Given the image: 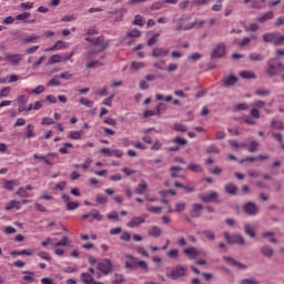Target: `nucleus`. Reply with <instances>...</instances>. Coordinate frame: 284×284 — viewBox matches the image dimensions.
<instances>
[{
    "instance_id": "9d476101",
    "label": "nucleus",
    "mask_w": 284,
    "mask_h": 284,
    "mask_svg": "<svg viewBox=\"0 0 284 284\" xmlns=\"http://www.w3.org/2000/svg\"><path fill=\"white\" fill-rule=\"evenodd\" d=\"M237 81H239V78H236V75L234 74L224 77L222 80V88H233V85H236Z\"/></svg>"
},
{
    "instance_id": "c756f323",
    "label": "nucleus",
    "mask_w": 284,
    "mask_h": 284,
    "mask_svg": "<svg viewBox=\"0 0 284 284\" xmlns=\"http://www.w3.org/2000/svg\"><path fill=\"white\" fill-rule=\"evenodd\" d=\"M252 8L254 10H263L265 8V0H253Z\"/></svg>"
},
{
    "instance_id": "0e129e2a",
    "label": "nucleus",
    "mask_w": 284,
    "mask_h": 284,
    "mask_svg": "<svg viewBox=\"0 0 284 284\" xmlns=\"http://www.w3.org/2000/svg\"><path fill=\"white\" fill-rule=\"evenodd\" d=\"M14 185H17V183L14 182V180H11L6 182L4 187L6 190L12 192V190H14Z\"/></svg>"
},
{
    "instance_id": "f704fd0d",
    "label": "nucleus",
    "mask_w": 284,
    "mask_h": 284,
    "mask_svg": "<svg viewBox=\"0 0 284 284\" xmlns=\"http://www.w3.org/2000/svg\"><path fill=\"white\" fill-rule=\"evenodd\" d=\"M265 57L261 53H250L248 61H264Z\"/></svg>"
},
{
    "instance_id": "a19ab883",
    "label": "nucleus",
    "mask_w": 284,
    "mask_h": 284,
    "mask_svg": "<svg viewBox=\"0 0 284 284\" xmlns=\"http://www.w3.org/2000/svg\"><path fill=\"white\" fill-rule=\"evenodd\" d=\"M258 145L260 144L256 140L251 141L250 144H248V152L254 154V152H256L258 150Z\"/></svg>"
},
{
    "instance_id": "2eb2a0df",
    "label": "nucleus",
    "mask_w": 284,
    "mask_h": 284,
    "mask_svg": "<svg viewBox=\"0 0 284 284\" xmlns=\"http://www.w3.org/2000/svg\"><path fill=\"white\" fill-rule=\"evenodd\" d=\"M244 234L250 239H256V226L254 224H244Z\"/></svg>"
},
{
    "instance_id": "dca6fc26",
    "label": "nucleus",
    "mask_w": 284,
    "mask_h": 284,
    "mask_svg": "<svg viewBox=\"0 0 284 284\" xmlns=\"http://www.w3.org/2000/svg\"><path fill=\"white\" fill-rule=\"evenodd\" d=\"M260 252L262 255L265 256V258H272L274 256V248L272 246L265 244L260 248Z\"/></svg>"
},
{
    "instance_id": "6ab92c4d",
    "label": "nucleus",
    "mask_w": 284,
    "mask_h": 284,
    "mask_svg": "<svg viewBox=\"0 0 284 284\" xmlns=\"http://www.w3.org/2000/svg\"><path fill=\"white\" fill-rule=\"evenodd\" d=\"M270 19H274V12L267 11L256 18L258 23H265V21H270Z\"/></svg>"
},
{
    "instance_id": "603ef678",
    "label": "nucleus",
    "mask_w": 284,
    "mask_h": 284,
    "mask_svg": "<svg viewBox=\"0 0 284 284\" xmlns=\"http://www.w3.org/2000/svg\"><path fill=\"white\" fill-rule=\"evenodd\" d=\"M91 216L95 219V221H103V215H101V213L97 209H93L91 211Z\"/></svg>"
},
{
    "instance_id": "5701e85b",
    "label": "nucleus",
    "mask_w": 284,
    "mask_h": 284,
    "mask_svg": "<svg viewBox=\"0 0 284 284\" xmlns=\"http://www.w3.org/2000/svg\"><path fill=\"white\" fill-rule=\"evenodd\" d=\"M163 231L159 226H152L148 232L149 236H153V239H159Z\"/></svg>"
},
{
    "instance_id": "4c0bfd02",
    "label": "nucleus",
    "mask_w": 284,
    "mask_h": 284,
    "mask_svg": "<svg viewBox=\"0 0 284 284\" xmlns=\"http://www.w3.org/2000/svg\"><path fill=\"white\" fill-rule=\"evenodd\" d=\"M173 143H175V145H181L182 148H185V145H187V140L178 135L173 139Z\"/></svg>"
},
{
    "instance_id": "b1692460",
    "label": "nucleus",
    "mask_w": 284,
    "mask_h": 284,
    "mask_svg": "<svg viewBox=\"0 0 284 284\" xmlns=\"http://www.w3.org/2000/svg\"><path fill=\"white\" fill-rule=\"evenodd\" d=\"M103 65H105V63L99 61V60H95V61H91L89 60L87 62V69L88 70H94V68H103Z\"/></svg>"
},
{
    "instance_id": "864d4df0",
    "label": "nucleus",
    "mask_w": 284,
    "mask_h": 284,
    "mask_svg": "<svg viewBox=\"0 0 284 284\" xmlns=\"http://www.w3.org/2000/svg\"><path fill=\"white\" fill-rule=\"evenodd\" d=\"M133 26H139L140 28H143V26H144L143 17L140 14L135 16V18L133 20Z\"/></svg>"
},
{
    "instance_id": "774afa93",
    "label": "nucleus",
    "mask_w": 284,
    "mask_h": 284,
    "mask_svg": "<svg viewBox=\"0 0 284 284\" xmlns=\"http://www.w3.org/2000/svg\"><path fill=\"white\" fill-rule=\"evenodd\" d=\"M241 284H258V283L256 282V280L244 278L241 281Z\"/></svg>"
},
{
    "instance_id": "f03ea898",
    "label": "nucleus",
    "mask_w": 284,
    "mask_h": 284,
    "mask_svg": "<svg viewBox=\"0 0 284 284\" xmlns=\"http://www.w3.org/2000/svg\"><path fill=\"white\" fill-rule=\"evenodd\" d=\"M262 39L264 43H274L275 45L284 44V36L278 32L264 33Z\"/></svg>"
},
{
    "instance_id": "58836bf2",
    "label": "nucleus",
    "mask_w": 284,
    "mask_h": 284,
    "mask_svg": "<svg viewBox=\"0 0 284 284\" xmlns=\"http://www.w3.org/2000/svg\"><path fill=\"white\" fill-rule=\"evenodd\" d=\"M81 278H82V282H84L85 284H92L94 281V277H92L90 273H82Z\"/></svg>"
},
{
    "instance_id": "ea45409f",
    "label": "nucleus",
    "mask_w": 284,
    "mask_h": 284,
    "mask_svg": "<svg viewBox=\"0 0 284 284\" xmlns=\"http://www.w3.org/2000/svg\"><path fill=\"white\" fill-rule=\"evenodd\" d=\"M126 37L130 39H139V37H141V31H139V29H132L126 33Z\"/></svg>"
},
{
    "instance_id": "2f4dec72",
    "label": "nucleus",
    "mask_w": 284,
    "mask_h": 284,
    "mask_svg": "<svg viewBox=\"0 0 284 284\" xmlns=\"http://www.w3.org/2000/svg\"><path fill=\"white\" fill-rule=\"evenodd\" d=\"M11 256H32V252L28 250L13 251L10 253Z\"/></svg>"
},
{
    "instance_id": "8fccbe9b",
    "label": "nucleus",
    "mask_w": 284,
    "mask_h": 284,
    "mask_svg": "<svg viewBox=\"0 0 284 284\" xmlns=\"http://www.w3.org/2000/svg\"><path fill=\"white\" fill-rule=\"evenodd\" d=\"M187 170H190L191 172H203L201 165L194 163L189 164Z\"/></svg>"
},
{
    "instance_id": "de8ad7c7",
    "label": "nucleus",
    "mask_w": 284,
    "mask_h": 284,
    "mask_svg": "<svg viewBox=\"0 0 284 284\" xmlns=\"http://www.w3.org/2000/svg\"><path fill=\"white\" fill-rule=\"evenodd\" d=\"M181 166H171L170 168V172H171V178L172 179H176V176H179V172H181Z\"/></svg>"
},
{
    "instance_id": "f8f14e48",
    "label": "nucleus",
    "mask_w": 284,
    "mask_h": 284,
    "mask_svg": "<svg viewBox=\"0 0 284 284\" xmlns=\"http://www.w3.org/2000/svg\"><path fill=\"white\" fill-rule=\"evenodd\" d=\"M223 261H225V263H227V265L237 267V270H247V265L234 260V257L223 256Z\"/></svg>"
},
{
    "instance_id": "c85d7f7f",
    "label": "nucleus",
    "mask_w": 284,
    "mask_h": 284,
    "mask_svg": "<svg viewBox=\"0 0 284 284\" xmlns=\"http://www.w3.org/2000/svg\"><path fill=\"white\" fill-rule=\"evenodd\" d=\"M139 189H135V194H145L144 190H148V183L145 180H141V183L138 185Z\"/></svg>"
},
{
    "instance_id": "0eeeda50",
    "label": "nucleus",
    "mask_w": 284,
    "mask_h": 284,
    "mask_svg": "<svg viewBox=\"0 0 284 284\" xmlns=\"http://www.w3.org/2000/svg\"><path fill=\"white\" fill-rule=\"evenodd\" d=\"M226 48L225 42L217 43L211 52V59H223Z\"/></svg>"
},
{
    "instance_id": "4be33fe9",
    "label": "nucleus",
    "mask_w": 284,
    "mask_h": 284,
    "mask_svg": "<svg viewBox=\"0 0 284 284\" xmlns=\"http://www.w3.org/2000/svg\"><path fill=\"white\" fill-rule=\"evenodd\" d=\"M144 222L145 217L135 216L128 223V227H136V225H141Z\"/></svg>"
},
{
    "instance_id": "aec40b11",
    "label": "nucleus",
    "mask_w": 284,
    "mask_h": 284,
    "mask_svg": "<svg viewBox=\"0 0 284 284\" xmlns=\"http://www.w3.org/2000/svg\"><path fill=\"white\" fill-rule=\"evenodd\" d=\"M170 54V50H164L163 48H155L152 51V57L158 59V57H168Z\"/></svg>"
},
{
    "instance_id": "c9c22d12",
    "label": "nucleus",
    "mask_w": 284,
    "mask_h": 284,
    "mask_svg": "<svg viewBox=\"0 0 284 284\" xmlns=\"http://www.w3.org/2000/svg\"><path fill=\"white\" fill-rule=\"evenodd\" d=\"M196 26H199L201 28L202 26H205V21L204 20H195L190 26L184 27V30H192V28H196Z\"/></svg>"
},
{
    "instance_id": "49530a36",
    "label": "nucleus",
    "mask_w": 284,
    "mask_h": 284,
    "mask_svg": "<svg viewBox=\"0 0 284 284\" xmlns=\"http://www.w3.org/2000/svg\"><path fill=\"white\" fill-rule=\"evenodd\" d=\"M159 37H161V33H155L151 39L148 40L146 45L149 47L156 45V42L159 41Z\"/></svg>"
},
{
    "instance_id": "3c124183",
    "label": "nucleus",
    "mask_w": 284,
    "mask_h": 284,
    "mask_svg": "<svg viewBox=\"0 0 284 284\" xmlns=\"http://www.w3.org/2000/svg\"><path fill=\"white\" fill-rule=\"evenodd\" d=\"M69 139H73V141H79V139H81V131H70Z\"/></svg>"
},
{
    "instance_id": "f257e3e1",
    "label": "nucleus",
    "mask_w": 284,
    "mask_h": 284,
    "mask_svg": "<svg viewBox=\"0 0 284 284\" xmlns=\"http://www.w3.org/2000/svg\"><path fill=\"white\" fill-rule=\"evenodd\" d=\"M93 45H94V48H98V50L97 51H94V50L88 51L85 53L87 59H92V57H94V54H97L99 52H103V50H108V45H110V42L105 41V38L103 36H100L93 41Z\"/></svg>"
},
{
    "instance_id": "ddd939ff",
    "label": "nucleus",
    "mask_w": 284,
    "mask_h": 284,
    "mask_svg": "<svg viewBox=\"0 0 284 284\" xmlns=\"http://www.w3.org/2000/svg\"><path fill=\"white\" fill-rule=\"evenodd\" d=\"M254 161H270V154L247 156L243 160H240L239 163H246V162L254 163Z\"/></svg>"
},
{
    "instance_id": "f3484780",
    "label": "nucleus",
    "mask_w": 284,
    "mask_h": 284,
    "mask_svg": "<svg viewBox=\"0 0 284 284\" xmlns=\"http://www.w3.org/2000/svg\"><path fill=\"white\" fill-rule=\"evenodd\" d=\"M201 212H203L202 204H196V203L192 204V211H191L192 219L201 217Z\"/></svg>"
},
{
    "instance_id": "a211bd4d",
    "label": "nucleus",
    "mask_w": 284,
    "mask_h": 284,
    "mask_svg": "<svg viewBox=\"0 0 284 284\" xmlns=\"http://www.w3.org/2000/svg\"><path fill=\"white\" fill-rule=\"evenodd\" d=\"M224 192L231 196H234L236 195V192H239V186H236L234 183H227L224 186Z\"/></svg>"
},
{
    "instance_id": "6e6d98bb",
    "label": "nucleus",
    "mask_w": 284,
    "mask_h": 284,
    "mask_svg": "<svg viewBox=\"0 0 284 284\" xmlns=\"http://www.w3.org/2000/svg\"><path fill=\"white\" fill-rule=\"evenodd\" d=\"M23 274H28L23 276V281H29L30 283L34 281V272L24 271Z\"/></svg>"
},
{
    "instance_id": "680f3d73",
    "label": "nucleus",
    "mask_w": 284,
    "mask_h": 284,
    "mask_svg": "<svg viewBox=\"0 0 284 284\" xmlns=\"http://www.w3.org/2000/svg\"><path fill=\"white\" fill-rule=\"evenodd\" d=\"M68 148H74V145L70 142L64 143L60 149V154H68Z\"/></svg>"
},
{
    "instance_id": "4d7b16f0",
    "label": "nucleus",
    "mask_w": 284,
    "mask_h": 284,
    "mask_svg": "<svg viewBox=\"0 0 284 284\" xmlns=\"http://www.w3.org/2000/svg\"><path fill=\"white\" fill-rule=\"evenodd\" d=\"M10 87H4L0 90V99H6V97L10 95Z\"/></svg>"
},
{
    "instance_id": "e433bc0d",
    "label": "nucleus",
    "mask_w": 284,
    "mask_h": 284,
    "mask_svg": "<svg viewBox=\"0 0 284 284\" xmlns=\"http://www.w3.org/2000/svg\"><path fill=\"white\" fill-rule=\"evenodd\" d=\"M14 207H16V210H21V206H19V202L12 200V201L9 202V205H7V206L4 207V210H6L7 212H10V210H14Z\"/></svg>"
},
{
    "instance_id": "5fc2aeb1",
    "label": "nucleus",
    "mask_w": 284,
    "mask_h": 284,
    "mask_svg": "<svg viewBox=\"0 0 284 284\" xmlns=\"http://www.w3.org/2000/svg\"><path fill=\"white\" fill-rule=\"evenodd\" d=\"M131 68H132V70H135V71L143 70V68H145V63H143V62H132Z\"/></svg>"
},
{
    "instance_id": "cd10ccee",
    "label": "nucleus",
    "mask_w": 284,
    "mask_h": 284,
    "mask_svg": "<svg viewBox=\"0 0 284 284\" xmlns=\"http://www.w3.org/2000/svg\"><path fill=\"white\" fill-rule=\"evenodd\" d=\"M271 128L272 130H284V123L282 120H272Z\"/></svg>"
},
{
    "instance_id": "69168bd1",
    "label": "nucleus",
    "mask_w": 284,
    "mask_h": 284,
    "mask_svg": "<svg viewBox=\"0 0 284 284\" xmlns=\"http://www.w3.org/2000/svg\"><path fill=\"white\" fill-rule=\"evenodd\" d=\"M113 284H121L123 283V275L115 273L114 274V280L112 281Z\"/></svg>"
},
{
    "instance_id": "09e8293b",
    "label": "nucleus",
    "mask_w": 284,
    "mask_h": 284,
    "mask_svg": "<svg viewBox=\"0 0 284 284\" xmlns=\"http://www.w3.org/2000/svg\"><path fill=\"white\" fill-rule=\"evenodd\" d=\"M52 245H53V247H65V246H68V236L64 235L61 239V241H59L58 243L52 244Z\"/></svg>"
},
{
    "instance_id": "e2e57ef3",
    "label": "nucleus",
    "mask_w": 284,
    "mask_h": 284,
    "mask_svg": "<svg viewBox=\"0 0 284 284\" xmlns=\"http://www.w3.org/2000/svg\"><path fill=\"white\" fill-rule=\"evenodd\" d=\"M73 77L74 75L68 71H65L59 75V78L64 79V81H70L71 79H73Z\"/></svg>"
},
{
    "instance_id": "39448f33",
    "label": "nucleus",
    "mask_w": 284,
    "mask_h": 284,
    "mask_svg": "<svg viewBox=\"0 0 284 284\" xmlns=\"http://www.w3.org/2000/svg\"><path fill=\"white\" fill-rule=\"evenodd\" d=\"M274 61H276V59H270L267 61L268 69L266 70V72L268 77H276L278 74L276 70H281V72L284 71V64L282 62H277L276 64H274Z\"/></svg>"
},
{
    "instance_id": "338daca9",
    "label": "nucleus",
    "mask_w": 284,
    "mask_h": 284,
    "mask_svg": "<svg viewBox=\"0 0 284 284\" xmlns=\"http://www.w3.org/2000/svg\"><path fill=\"white\" fill-rule=\"evenodd\" d=\"M164 2L163 1H158L151 4V10H161L163 8Z\"/></svg>"
},
{
    "instance_id": "9b49d317",
    "label": "nucleus",
    "mask_w": 284,
    "mask_h": 284,
    "mask_svg": "<svg viewBox=\"0 0 284 284\" xmlns=\"http://www.w3.org/2000/svg\"><path fill=\"white\" fill-rule=\"evenodd\" d=\"M4 59H6V61H8V63H11V65H19V63H21V61H23V54L7 53Z\"/></svg>"
},
{
    "instance_id": "7c9ffc66",
    "label": "nucleus",
    "mask_w": 284,
    "mask_h": 284,
    "mask_svg": "<svg viewBox=\"0 0 284 284\" xmlns=\"http://www.w3.org/2000/svg\"><path fill=\"white\" fill-rule=\"evenodd\" d=\"M37 136V133H34V125L28 124L27 126V134L24 139H34Z\"/></svg>"
},
{
    "instance_id": "1a4fd4ad",
    "label": "nucleus",
    "mask_w": 284,
    "mask_h": 284,
    "mask_svg": "<svg viewBox=\"0 0 284 284\" xmlns=\"http://www.w3.org/2000/svg\"><path fill=\"white\" fill-rule=\"evenodd\" d=\"M185 274V267L182 265H178L171 273L166 274L169 278H172V281H178V278H181Z\"/></svg>"
},
{
    "instance_id": "72a5a7b5",
    "label": "nucleus",
    "mask_w": 284,
    "mask_h": 284,
    "mask_svg": "<svg viewBox=\"0 0 284 284\" xmlns=\"http://www.w3.org/2000/svg\"><path fill=\"white\" fill-rule=\"evenodd\" d=\"M155 110L156 116H161V114H165V110H168V106H165V103H159L155 106Z\"/></svg>"
},
{
    "instance_id": "a18cd8bd",
    "label": "nucleus",
    "mask_w": 284,
    "mask_h": 284,
    "mask_svg": "<svg viewBox=\"0 0 284 284\" xmlns=\"http://www.w3.org/2000/svg\"><path fill=\"white\" fill-rule=\"evenodd\" d=\"M79 103H81V105H85V108H93L94 106V101L88 100V99H84V98H81L79 100Z\"/></svg>"
},
{
    "instance_id": "13d9d810",
    "label": "nucleus",
    "mask_w": 284,
    "mask_h": 284,
    "mask_svg": "<svg viewBox=\"0 0 284 284\" xmlns=\"http://www.w3.org/2000/svg\"><path fill=\"white\" fill-rule=\"evenodd\" d=\"M146 210L151 212V214H161L163 209L161 206H149Z\"/></svg>"
},
{
    "instance_id": "20e7f679",
    "label": "nucleus",
    "mask_w": 284,
    "mask_h": 284,
    "mask_svg": "<svg viewBox=\"0 0 284 284\" xmlns=\"http://www.w3.org/2000/svg\"><path fill=\"white\" fill-rule=\"evenodd\" d=\"M97 267L100 272H102V274H104V276H108V274H112V272H114V265L109 258H104L99 262Z\"/></svg>"
},
{
    "instance_id": "c03bdc74",
    "label": "nucleus",
    "mask_w": 284,
    "mask_h": 284,
    "mask_svg": "<svg viewBox=\"0 0 284 284\" xmlns=\"http://www.w3.org/2000/svg\"><path fill=\"white\" fill-rule=\"evenodd\" d=\"M63 61V57L61 54H53L49 61L50 65L53 63H61Z\"/></svg>"
},
{
    "instance_id": "4468645a",
    "label": "nucleus",
    "mask_w": 284,
    "mask_h": 284,
    "mask_svg": "<svg viewBox=\"0 0 284 284\" xmlns=\"http://www.w3.org/2000/svg\"><path fill=\"white\" fill-rule=\"evenodd\" d=\"M62 200L64 201L67 210L69 211L77 210V207H79V202L70 201V195L68 194H62Z\"/></svg>"
},
{
    "instance_id": "393cba45",
    "label": "nucleus",
    "mask_w": 284,
    "mask_h": 284,
    "mask_svg": "<svg viewBox=\"0 0 284 284\" xmlns=\"http://www.w3.org/2000/svg\"><path fill=\"white\" fill-rule=\"evenodd\" d=\"M33 159H36V161H43L45 165H54V163L50 161V159H48V155H41L39 153H34Z\"/></svg>"
},
{
    "instance_id": "052dcab7",
    "label": "nucleus",
    "mask_w": 284,
    "mask_h": 284,
    "mask_svg": "<svg viewBox=\"0 0 284 284\" xmlns=\"http://www.w3.org/2000/svg\"><path fill=\"white\" fill-rule=\"evenodd\" d=\"M30 12H23L18 16H16L17 21H27L26 19H29Z\"/></svg>"
},
{
    "instance_id": "bb28decb",
    "label": "nucleus",
    "mask_w": 284,
    "mask_h": 284,
    "mask_svg": "<svg viewBox=\"0 0 284 284\" xmlns=\"http://www.w3.org/2000/svg\"><path fill=\"white\" fill-rule=\"evenodd\" d=\"M184 254L186 256H189V258L194 260V258H196V256H199V251H196V248L191 246V247L184 250Z\"/></svg>"
},
{
    "instance_id": "79ce46f5",
    "label": "nucleus",
    "mask_w": 284,
    "mask_h": 284,
    "mask_svg": "<svg viewBox=\"0 0 284 284\" xmlns=\"http://www.w3.org/2000/svg\"><path fill=\"white\" fill-rule=\"evenodd\" d=\"M173 130H175V132H187V125L181 124V123H174Z\"/></svg>"
},
{
    "instance_id": "423d86ee",
    "label": "nucleus",
    "mask_w": 284,
    "mask_h": 284,
    "mask_svg": "<svg viewBox=\"0 0 284 284\" xmlns=\"http://www.w3.org/2000/svg\"><path fill=\"white\" fill-rule=\"evenodd\" d=\"M199 196L203 203H221V200H219V193L215 191L202 193Z\"/></svg>"
},
{
    "instance_id": "a878e982",
    "label": "nucleus",
    "mask_w": 284,
    "mask_h": 284,
    "mask_svg": "<svg viewBox=\"0 0 284 284\" xmlns=\"http://www.w3.org/2000/svg\"><path fill=\"white\" fill-rule=\"evenodd\" d=\"M185 16L180 17L178 20H173V23H176L175 32H181V30H185V27H183V21H185Z\"/></svg>"
},
{
    "instance_id": "37998d69",
    "label": "nucleus",
    "mask_w": 284,
    "mask_h": 284,
    "mask_svg": "<svg viewBox=\"0 0 284 284\" xmlns=\"http://www.w3.org/2000/svg\"><path fill=\"white\" fill-rule=\"evenodd\" d=\"M203 236L207 239L209 241H214L216 239V235H214V232L210 230L202 231Z\"/></svg>"
},
{
    "instance_id": "473e14b6",
    "label": "nucleus",
    "mask_w": 284,
    "mask_h": 284,
    "mask_svg": "<svg viewBox=\"0 0 284 284\" xmlns=\"http://www.w3.org/2000/svg\"><path fill=\"white\" fill-rule=\"evenodd\" d=\"M240 77L242 79H246V80H252V79H256V74L252 71H242L240 73Z\"/></svg>"
},
{
    "instance_id": "7ed1b4c3",
    "label": "nucleus",
    "mask_w": 284,
    "mask_h": 284,
    "mask_svg": "<svg viewBox=\"0 0 284 284\" xmlns=\"http://www.w3.org/2000/svg\"><path fill=\"white\" fill-rule=\"evenodd\" d=\"M224 239L227 245H245V237H243L241 234L230 235V233L225 232Z\"/></svg>"
},
{
    "instance_id": "6e6552de",
    "label": "nucleus",
    "mask_w": 284,
    "mask_h": 284,
    "mask_svg": "<svg viewBox=\"0 0 284 284\" xmlns=\"http://www.w3.org/2000/svg\"><path fill=\"white\" fill-rule=\"evenodd\" d=\"M243 210L247 216H256L258 214V206L254 202L245 203Z\"/></svg>"
},
{
    "instance_id": "412c9836",
    "label": "nucleus",
    "mask_w": 284,
    "mask_h": 284,
    "mask_svg": "<svg viewBox=\"0 0 284 284\" xmlns=\"http://www.w3.org/2000/svg\"><path fill=\"white\" fill-rule=\"evenodd\" d=\"M17 102H18V110L19 112H26V105L28 103V99H26V95H19L18 99H17Z\"/></svg>"
},
{
    "instance_id": "bf43d9fd",
    "label": "nucleus",
    "mask_w": 284,
    "mask_h": 284,
    "mask_svg": "<svg viewBox=\"0 0 284 284\" xmlns=\"http://www.w3.org/2000/svg\"><path fill=\"white\" fill-rule=\"evenodd\" d=\"M16 194L18 196H21V199H28V196H30L28 194V191H26V189H23V187H19L18 191L16 192Z\"/></svg>"
}]
</instances>
